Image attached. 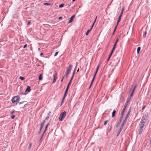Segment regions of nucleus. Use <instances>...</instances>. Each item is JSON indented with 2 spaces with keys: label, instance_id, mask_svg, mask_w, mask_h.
Instances as JSON below:
<instances>
[{
  "label": "nucleus",
  "instance_id": "9b49d317",
  "mask_svg": "<svg viewBox=\"0 0 151 151\" xmlns=\"http://www.w3.org/2000/svg\"><path fill=\"white\" fill-rule=\"evenodd\" d=\"M124 111L125 110L122 109L120 114L121 116L120 118H123Z\"/></svg>",
  "mask_w": 151,
  "mask_h": 151
},
{
  "label": "nucleus",
  "instance_id": "f704fd0d",
  "mask_svg": "<svg viewBox=\"0 0 151 151\" xmlns=\"http://www.w3.org/2000/svg\"><path fill=\"white\" fill-rule=\"evenodd\" d=\"M118 41H119V39H116V42H115V43H114V45H116L117 43L118 42Z\"/></svg>",
  "mask_w": 151,
  "mask_h": 151
},
{
  "label": "nucleus",
  "instance_id": "37998d69",
  "mask_svg": "<svg viewBox=\"0 0 151 151\" xmlns=\"http://www.w3.org/2000/svg\"><path fill=\"white\" fill-rule=\"evenodd\" d=\"M47 129L45 128V130H44V132H43L42 134V136L44 134V133H45V132H46V131L47 130Z\"/></svg>",
  "mask_w": 151,
  "mask_h": 151
},
{
  "label": "nucleus",
  "instance_id": "09e8293b",
  "mask_svg": "<svg viewBox=\"0 0 151 151\" xmlns=\"http://www.w3.org/2000/svg\"><path fill=\"white\" fill-rule=\"evenodd\" d=\"M15 117V115H12L11 116V118L12 119H13Z\"/></svg>",
  "mask_w": 151,
  "mask_h": 151
},
{
  "label": "nucleus",
  "instance_id": "79ce46f5",
  "mask_svg": "<svg viewBox=\"0 0 151 151\" xmlns=\"http://www.w3.org/2000/svg\"><path fill=\"white\" fill-rule=\"evenodd\" d=\"M47 129L45 128V130H44V132H43L42 134V136L44 134V133H45V132H46V131L47 130Z\"/></svg>",
  "mask_w": 151,
  "mask_h": 151
},
{
  "label": "nucleus",
  "instance_id": "7ed1b4c3",
  "mask_svg": "<svg viewBox=\"0 0 151 151\" xmlns=\"http://www.w3.org/2000/svg\"><path fill=\"white\" fill-rule=\"evenodd\" d=\"M19 96H15L12 99V101L13 103L16 102H19Z\"/></svg>",
  "mask_w": 151,
  "mask_h": 151
},
{
  "label": "nucleus",
  "instance_id": "f3484780",
  "mask_svg": "<svg viewBox=\"0 0 151 151\" xmlns=\"http://www.w3.org/2000/svg\"><path fill=\"white\" fill-rule=\"evenodd\" d=\"M126 123L124 122H123L122 123V124H121L120 127H121L122 128H123V127L124 126V124Z\"/></svg>",
  "mask_w": 151,
  "mask_h": 151
},
{
  "label": "nucleus",
  "instance_id": "cd10ccee",
  "mask_svg": "<svg viewBox=\"0 0 151 151\" xmlns=\"http://www.w3.org/2000/svg\"><path fill=\"white\" fill-rule=\"evenodd\" d=\"M116 46V45H114L113 47V48H112V50H111L112 51H114V50H115V48Z\"/></svg>",
  "mask_w": 151,
  "mask_h": 151
},
{
  "label": "nucleus",
  "instance_id": "13d9d810",
  "mask_svg": "<svg viewBox=\"0 0 151 151\" xmlns=\"http://www.w3.org/2000/svg\"><path fill=\"white\" fill-rule=\"evenodd\" d=\"M124 8H123L122 10V11H121V13H122V14H123V11H124Z\"/></svg>",
  "mask_w": 151,
  "mask_h": 151
},
{
  "label": "nucleus",
  "instance_id": "603ef678",
  "mask_svg": "<svg viewBox=\"0 0 151 151\" xmlns=\"http://www.w3.org/2000/svg\"><path fill=\"white\" fill-rule=\"evenodd\" d=\"M58 52H56L55 53V54H54V56H57V54H58Z\"/></svg>",
  "mask_w": 151,
  "mask_h": 151
},
{
  "label": "nucleus",
  "instance_id": "f03ea898",
  "mask_svg": "<svg viewBox=\"0 0 151 151\" xmlns=\"http://www.w3.org/2000/svg\"><path fill=\"white\" fill-rule=\"evenodd\" d=\"M66 115V111H64L60 113V116L59 118V120L60 121H62L65 118Z\"/></svg>",
  "mask_w": 151,
  "mask_h": 151
},
{
  "label": "nucleus",
  "instance_id": "4c0bfd02",
  "mask_svg": "<svg viewBox=\"0 0 151 151\" xmlns=\"http://www.w3.org/2000/svg\"><path fill=\"white\" fill-rule=\"evenodd\" d=\"M122 128L121 127H120L119 129V130H118V132H119V133H120V132H121L122 129Z\"/></svg>",
  "mask_w": 151,
  "mask_h": 151
},
{
  "label": "nucleus",
  "instance_id": "2eb2a0df",
  "mask_svg": "<svg viewBox=\"0 0 151 151\" xmlns=\"http://www.w3.org/2000/svg\"><path fill=\"white\" fill-rule=\"evenodd\" d=\"M128 117H129L128 116H125V118L124 119L123 122H124L125 123H126L127 120V119L128 118Z\"/></svg>",
  "mask_w": 151,
  "mask_h": 151
},
{
  "label": "nucleus",
  "instance_id": "c9c22d12",
  "mask_svg": "<svg viewBox=\"0 0 151 151\" xmlns=\"http://www.w3.org/2000/svg\"><path fill=\"white\" fill-rule=\"evenodd\" d=\"M136 86H137V85H135L132 89V91H133L134 92V91L135 90V89Z\"/></svg>",
  "mask_w": 151,
  "mask_h": 151
},
{
  "label": "nucleus",
  "instance_id": "473e14b6",
  "mask_svg": "<svg viewBox=\"0 0 151 151\" xmlns=\"http://www.w3.org/2000/svg\"><path fill=\"white\" fill-rule=\"evenodd\" d=\"M134 92L133 91H132L130 95V98H131L132 96H133V93H134Z\"/></svg>",
  "mask_w": 151,
  "mask_h": 151
},
{
  "label": "nucleus",
  "instance_id": "a19ab883",
  "mask_svg": "<svg viewBox=\"0 0 151 151\" xmlns=\"http://www.w3.org/2000/svg\"><path fill=\"white\" fill-rule=\"evenodd\" d=\"M47 129L45 128V130H44V132H43L42 134V136L44 134V133H45V132H46V131L47 130Z\"/></svg>",
  "mask_w": 151,
  "mask_h": 151
},
{
  "label": "nucleus",
  "instance_id": "2f4dec72",
  "mask_svg": "<svg viewBox=\"0 0 151 151\" xmlns=\"http://www.w3.org/2000/svg\"><path fill=\"white\" fill-rule=\"evenodd\" d=\"M31 145H32V143H29V147H28V149L29 150H30V148H31Z\"/></svg>",
  "mask_w": 151,
  "mask_h": 151
},
{
  "label": "nucleus",
  "instance_id": "412c9836",
  "mask_svg": "<svg viewBox=\"0 0 151 151\" xmlns=\"http://www.w3.org/2000/svg\"><path fill=\"white\" fill-rule=\"evenodd\" d=\"M141 49L140 47H137V54L139 53L140 50Z\"/></svg>",
  "mask_w": 151,
  "mask_h": 151
},
{
  "label": "nucleus",
  "instance_id": "49530a36",
  "mask_svg": "<svg viewBox=\"0 0 151 151\" xmlns=\"http://www.w3.org/2000/svg\"><path fill=\"white\" fill-rule=\"evenodd\" d=\"M146 118H145V116H143L142 119L143 121H145L146 120Z\"/></svg>",
  "mask_w": 151,
  "mask_h": 151
},
{
  "label": "nucleus",
  "instance_id": "72a5a7b5",
  "mask_svg": "<svg viewBox=\"0 0 151 151\" xmlns=\"http://www.w3.org/2000/svg\"><path fill=\"white\" fill-rule=\"evenodd\" d=\"M108 121H109L108 120L105 121L104 123V125H106V124H107V122H108Z\"/></svg>",
  "mask_w": 151,
  "mask_h": 151
},
{
  "label": "nucleus",
  "instance_id": "ea45409f",
  "mask_svg": "<svg viewBox=\"0 0 151 151\" xmlns=\"http://www.w3.org/2000/svg\"><path fill=\"white\" fill-rule=\"evenodd\" d=\"M26 102V101H22L21 102H19V105H20V104H23L24 102Z\"/></svg>",
  "mask_w": 151,
  "mask_h": 151
},
{
  "label": "nucleus",
  "instance_id": "423d86ee",
  "mask_svg": "<svg viewBox=\"0 0 151 151\" xmlns=\"http://www.w3.org/2000/svg\"><path fill=\"white\" fill-rule=\"evenodd\" d=\"M122 119V118H120L116 126V128H117L119 126V125H120Z\"/></svg>",
  "mask_w": 151,
  "mask_h": 151
},
{
  "label": "nucleus",
  "instance_id": "7c9ffc66",
  "mask_svg": "<svg viewBox=\"0 0 151 151\" xmlns=\"http://www.w3.org/2000/svg\"><path fill=\"white\" fill-rule=\"evenodd\" d=\"M118 24H116V26H115L114 28V32H115V31L116 29L118 26Z\"/></svg>",
  "mask_w": 151,
  "mask_h": 151
},
{
  "label": "nucleus",
  "instance_id": "6ab92c4d",
  "mask_svg": "<svg viewBox=\"0 0 151 151\" xmlns=\"http://www.w3.org/2000/svg\"><path fill=\"white\" fill-rule=\"evenodd\" d=\"M91 29H88V30L86 33V35L87 36L88 35L89 33L91 31Z\"/></svg>",
  "mask_w": 151,
  "mask_h": 151
},
{
  "label": "nucleus",
  "instance_id": "774afa93",
  "mask_svg": "<svg viewBox=\"0 0 151 151\" xmlns=\"http://www.w3.org/2000/svg\"><path fill=\"white\" fill-rule=\"evenodd\" d=\"M43 126H40V130H42V129L43 128Z\"/></svg>",
  "mask_w": 151,
  "mask_h": 151
},
{
  "label": "nucleus",
  "instance_id": "a878e982",
  "mask_svg": "<svg viewBox=\"0 0 151 151\" xmlns=\"http://www.w3.org/2000/svg\"><path fill=\"white\" fill-rule=\"evenodd\" d=\"M64 6V4H60L59 6V8H62Z\"/></svg>",
  "mask_w": 151,
  "mask_h": 151
},
{
  "label": "nucleus",
  "instance_id": "aec40b11",
  "mask_svg": "<svg viewBox=\"0 0 151 151\" xmlns=\"http://www.w3.org/2000/svg\"><path fill=\"white\" fill-rule=\"evenodd\" d=\"M45 120H44L40 124V126L43 127L45 123Z\"/></svg>",
  "mask_w": 151,
  "mask_h": 151
},
{
  "label": "nucleus",
  "instance_id": "de8ad7c7",
  "mask_svg": "<svg viewBox=\"0 0 151 151\" xmlns=\"http://www.w3.org/2000/svg\"><path fill=\"white\" fill-rule=\"evenodd\" d=\"M19 94L20 95H26L27 94L26 93H22V92H21V93H19Z\"/></svg>",
  "mask_w": 151,
  "mask_h": 151
},
{
  "label": "nucleus",
  "instance_id": "1a4fd4ad",
  "mask_svg": "<svg viewBox=\"0 0 151 151\" xmlns=\"http://www.w3.org/2000/svg\"><path fill=\"white\" fill-rule=\"evenodd\" d=\"M31 89H30V87L29 86H27L25 91V92H29L30 91Z\"/></svg>",
  "mask_w": 151,
  "mask_h": 151
},
{
  "label": "nucleus",
  "instance_id": "39448f33",
  "mask_svg": "<svg viewBox=\"0 0 151 151\" xmlns=\"http://www.w3.org/2000/svg\"><path fill=\"white\" fill-rule=\"evenodd\" d=\"M141 122L140 124V128H142L144 127L145 126L144 124L145 123V121H143L142 119L141 121Z\"/></svg>",
  "mask_w": 151,
  "mask_h": 151
},
{
  "label": "nucleus",
  "instance_id": "20e7f679",
  "mask_svg": "<svg viewBox=\"0 0 151 151\" xmlns=\"http://www.w3.org/2000/svg\"><path fill=\"white\" fill-rule=\"evenodd\" d=\"M57 73L56 72L53 75V79L52 81V83H55L57 79Z\"/></svg>",
  "mask_w": 151,
  "mask_h": 151
},
{
  "label": "nucleus",
  "instance_id": "4be33fe9",
  "mask_svg": "<svg viewBox=\"0 0 151 151\" xmlns=\"http://www.w3.org/2000/svg\"><path fill=\"white\" fill-rule=\"evenodd\" d=\"M68 90H65V93H64V97H66V94L68 92Z\"/></svg>",
  "mask_w": 151,
  "mask_h": 151
},
{
  "label": "nucleus",
  "instance_id": "4d7b16f0",
  "mask_svg": "<svg viewBox=\"0 0 151 151\" xmlns=\"http://www.w3.org/2000/svg\"><path fill=\"white\" fill-rule=\"evenodd\" d=\"M49 117L47 116L45 118V121L47 120L49 118Z\"/></svg>",
  "mask_w": 151,
  "mask_h": 151
},
{
  "label": "nucleus",
  "instance_id": "ddd939ff",
  "mask_svg": "<svg viewBox=\"0 0 151 151\" xmlns=\"http://www.w3.org/2000/svg\"><path fill=\"white\" fill-rule=\"evenodd\" d=\"M97 16H96V18H95V20L94 21V22H93V24H92V26H91V29H91V30L92 29V28H93V26H94V24L95 23V22H96V19H97Z\"/></svg>",
  "mask_w": 151,
  "mask_h": 151
},
{
  "label": "nucleus",
  "instance_id": "338daca9",
  "mask_svg": "<svg viewBox=\"0 0 151 151\" xmlns=\"http://www.w3.org/2000/svg\"><path fill=\"white\" fill-rule=\"evenodd\" d=\"M78 63L77 62H76V66H75V67H77V66H78Z\"/></svg>",
  "mask_w": 151,
  "mask_h": 151
},
{
  "label": "nucleus",
  "instance_id": "9d476101",
  "mask_svg": "<svg viewBox=\"0 0 151 151\" xmlns=\"http://www.w3.org/2000/svg\"><path fill=\"white\" fill-rule=\"evenodd\" d=\"M99 66H100V64H99L97 66V68H96V72H95V73L94 75L93 76H96V74L98 72V70H99Z\"/></svg>",
  "mask_w": 151,
  "mask_h": 151
},
{
  "label": "nucleus",
  "instance_id": "5701e85b",
  "mask_svg": "<svg viewBox=\"0 0 151 151\" xmlns=\"http://www.w3.org/2000/svg\"><path fill=\"white\" fill-rule=\"evenodd\" d=\"M43 4L47 6H50L51 5V4L48 3H43Z\"/></svg>",
  "mask_w": 151,
  "mask_h": 151
},
{
  "label": "nucleus",
  "instance_id": "052dcab7",
  "mask_svg": "<svg viewBox=\"0 0 151 151\" xmlns=\"http://www.w3.org/2000/svg\"><path fill=\"white\" fill-rule=\"evenodd\" d=\"M77 67H75V68L74 69L73 71H76V69H77Z\"/></svg>",
  "mask_w": 151,
  "mask_h": 151
},
{
  "label": "nucleus",
  "instance_id": "f8f14e48",
  "mask_svg": "<svg viewBox=\"0 0 151 151\" xmlns=\"http://www.w3.org/2000/svg\"><path fill=\"white\" fill-rule=\"evenodd\" d=\"M116 113V111L115 110H114L113 111V112L112 113V116H111L112 117H113L114 116Z\"/></svg>",
  "mask_w": 151,
  "mask_h": 151
},
{
  "label": "nucleus",
  "instance_id": "e433bc0d",
  "mask_svg": "<svg viewBox=\"0 0 151 151\" xmlns=\"http://www.w3.org/2000/svg\"><path fill=\"white\" fill-rule=\"evenodd\" d=\"M122 128L121 127H120L119 129V130H118V132H119V133H120V132H121L122 129Z\"/></svg>",
  "mask_w": 151,
  "mask_h": 151
},
{
  "label": "nucleus",
  "instance_id": "0eeeda50",
  "mask_svg": "<svg viewBox=\"0 0 151 151\" xmlns=\"http://www.w3.org/2000/svg\"><path fill=\"white\" fill-rule=\"evenodd\" d=\"M72 80V79H70L69 82L68 83V84L67 85V86L65 90H68V89L69 87V86H70V83H71Z\"/></svg>",
  "mask_w": 151,
  "mask_h": 151
},
{
  "label": "nucleus",
  "instance_id": "e2e57ef3",
  "mask_svg": "<svg viewBox=\"0 0 151 151\" xmlns=\"http://www.w3.org/2000/svg\"><path fill=\"white\" fill-rule=\"evenodd\" d=\"M92 84H91H91H90V86L89 87V89H90V88H91Z\"/></svg>",
  "mask_w": 151,
  "mask_h": 151
},
{
  "label": "nucleus",
  "instance_id": "bb28decb",
  "mask_svg": "<svg viewBox=\"0 0 151 151\" xmlns=\"http://www.w3.org/2000/svg\"><path fill=\"white\" fill-rule=\"evenodd\" d=\"M95 76H93V78H92V79L91 81V84H93V83L94 81V80L95 79Z\"/></svg>",
  "mask_w": 151,
  "mask_h": 151
},
{
  "label": "nucleus",
  "instance_id": "393cba45",
  "mask_svg": "<svg viewBox=\"0 0 151 151\" xmlns=\"http://www.w3.org/2000/svg\"><path fill=\"white\" fill-rule=\"evenodd\" d=\"M75 71H73V73H72V76H71L70 79H73V76H74V74L75 73Z\"/></svg>",
  "mask_w": 151,
  "mask_h": 151
},
{
  "label": "nucleus",
  "instance_id": "c85d7f7f",
  "mask_svg": "<svg viewBox=\"0 0 151 151\" xmlns=\"http://www.w3.org/2000/svg\"><path fill=\"white\" fill-rule=\"evenodd\" d=\"M142 128H140L139 131V134H140L142 131Z\"/></svg>",
  "mask_w": 151,
  "mask_h": 151
},
{
  "label": "nucleus",
  "instance_id": "bf43d9fd",
  "mask_svg": "<svg viewBox=\"0 0 151 151\" xmlns=\"http://www.w3.org/2000/svg\"><path fill=\"white\" fill-rule=\"evenodd\" d=\"M14 111H12L11 112V114H14Z\"/></svg>",
  "mask_w": 151,
  "mask_h": 151
},
{
  "label": "nucleus",
  "instance_id": "58836bf2",
  "mask_svg": "<svg viewBox=\"0 0 151 151\" xmlns=\"http://www.w3.org/2000/svg\"><path fill=\"white\" fill-rule=\"evenodd\" d=\"M146 32L145 31L144 32L143 36L144 37H146Z\"/></svg>",
  "mask_w": 151,
  "mask_h": 151
},
{
  "label": "nucleus",
  "instance_id": "0e129e2a",
  "mask_svg": "<svg viewBox=\"0 0 151 151\" xmlns=\"http://www.w3.org/2000/svg\"><path fill=\"white\" fill-rule=\"evenodd\" d=\"M48 125H49V123H48L46 125V127H45V129H47V127H48Z\"/></svg>",
  "mask_w": 151,
  "mask_h": 151
},
{
  "label": "nucleus",
  "instance_id": "5fc2aeb1",
  "mask_svg": "<svg viewBox=\"0 0 151 151\" xmlns=\"http://www.w3.org/2000/svg\"><path fill=\"white\" fill-rule=\"evenodd\" d=\"M27 44H26L24 45L23 47V48H25L26 47H27Z\"/></svg>",
  "mask_w": 151,
  "mask_h": 151
},
{
  "label": "nucleus",
  "instance_id": "b1692460",
  "mask_svg": "<svg viewBox=\"0 0 151 151\" xmlns=\"http://www.w3.org/2000/svg\"><path fill=\"white\" fill-rule=\"evenodd\" d=\"M19 79L22 81H23L24 80V78L23 77L20 76L19 77Z\"/></svg>",
  "mask_w": 151,
  "mask_h": 151
},
{
  "label": "nucleus",
  "instance_id": "864d4df0",
  "mask_svg": "<svg viewBox=\"0 0 151 151\" xmlns=\"http://www.w3.org/2000/svg\"><path fill=\"white\" fill-rule=\"evenodd\" d=\"M130 113V112L128 111L126 116H127L129 117Z\"/></svg>",
  "mask_w": 151,
  "mask_h": 151
},
{
  "label": "nucleus",
  "instance_id": "c03bdc74",
  "mask_svg": "<svg viewBox=\"0 0 151 151\" xmlns=\"http://www.w3.org/2000/svg\"><path fill=\"white\" fill-rule=\"evenodd\" d=\"M47 129L45 128V130H44V132H43L42 134V136L44 134V133H45V132H46V131L47 130Z\"/></svg>",
  "mask_w": 151,
  "mask_h": 151
},
{
  "label": "nucleus",
  "instance_id": "a18cd8bd",
  "mask_svg": "<svg viewBox=\"0 0 151 151\" xmlns=\"http://www.w3.org/2000/svg\"><path fill=\"white\" fill-rule=\"evenodd\" d=\"M130 98H129L126 101V103H127V104H128V102L130 101Z\"/></svg>",
  "mask_w": 151,
  "mask_h": 151
},
{
  "label": "nucleus",
  "instance_id": "f257e3e1",
  "mask_svg": "<svg viewBox=\"0 0 151 151\" xmlns=\"http://www.w3.org/2000/svg\"><path fill=\"white\" fill-rule=\"evenodd\" d=\"M73 65L72 64H70L68 67L66 68V71L65 73L64 76H65L67 78L68 76V75L70 72L71 69L72 68Z\"/></svg>",
  "mask_w": 151,
  "mask_h": 151
},
{
  "label": "nucleus",
  "instance_id": "69168bd1",
  "mask_svg": "<svg viewBox=\"0 0 151 151\" xmlns=\"http://www.w3.org/2000/svg\"><path fill=\"white\" fill-rule=\"evenodd\" d=\"M120 133L119 132H118L117 134V135H116V136L117 137H118L119 136V134Z\"/></svg>",
  "mask_w": 151,
  "mask_h": 151
},
{
  "label": "nucleus",
  "instance_id": "a211bd4d",
  "mask_svg": "<svg viewBox=\"0 0 151 151\" xmlns=\"http://www.w3.org/2000/svg\"><path fill=\"white\" fill-rule=\"evenodd\" d=\"M127 105H128V104H127V103H126L124 104V107H123V109L125 110Z\"/></svg>",
  "mask_w": 151,
  "mask_h": 151
},
{
  "label": "nucleus",
  "instance_id": "6e6552de",
  "mask_svg": "<svg viewBox=\"0 0 151 151\" xmlns=\"http://www.w3.org/2000/svg\"><path fill=\"white\" fill-rule=\"evenodd\" d=\"M75 17V15H73L70 18V20L69 21V23H71L72 22V21L73 20V18Z\"/></svg>",
  "mask_w": 151,
  "mask_h": 151
},
{
  "label": "nucleus",
  "instance_id": "dca6fc26",
  "mask_svg": "<svg viewBox=\"0 0 151 151\" xmlns=\"http://www.w3.org/2000/svg\"><path fill=\"white\" fill-rule=\"evenodd\" d=\"M121 17L120 16H119V17L118 19L117 20V24H119L121 20Z\"/></svg>",
  "mask_w": 151,
  "mask_h": 151
},
{
  "label": "nucleus",
  "instance_id": "6e6d98bb",
  "mask_svg": "<svg viewBox=\"0 0 151 151\" xmlns=\"http://www.w3.org/2000/svg\"><path fill=\"white\" fill-rule=\"evenodd\" d=\"M145 106H145H145H143V107H142V110H143L145 109Z\"/></svg>",
  "mask_w": 151,
  "mask_h": 151
},
{
  "label": "nucleus",
  "instance_id": "4468645a",
  "mask_svg": "<svg viewBox=\"0 0 151 151\" xmlns=\"http://www.w3.org/2000/svg\"><path fill=\"white\" fill-rule=\"evenodd\" d=\"M39 80L40 81L42 80V74H40L39 77L38 78Z\"/></svg>",
  "mask_w": 151,
  "mask_h": 151
},
{
  "label": "nucleus",
  "instance_id": "680f3d73",
  "mask_svg": "<svg viewBox=\"0 0 151 151\" xmlns=\"http://www.w3.org/2000/svg\"><path fill=\"white\" fill-rule=\"evenodd\" d=\"M112 128V126H111L110 127V129L109 130V131H110L111 130V129Z\"/></svg>",
  "mask_w": 151,
  "mask_h": 151
},
{
  "label": "nucleus",
  "instance_id": "3c124183",
  "mask_svg": "<svg viewBox=\"0 0 151 151\" xmlns=\"http://www.w3.org/2000/svg\"><path fill=\"white\" fill-rule=\"evenodd\" d=\"M51 113V112L50 111L49 112V113L47 114V116H48L49 117L50 116V114Z\"/></svg>",
  "mask_w": 151,
  "mask_h": 151
},
{
  "label": "nucleus",
  "instance_id": "8fccbe9b",
  "mask_svg": "<svg viewBox=\"0 0 151 151\" xmlns=\"http://www.w3.org/2000/svg\"><path fill=\"white\" fill-rule=\"evenodd\" d=\"M131 109H132V107L131 106H130L129 108V109L128 110V111L130 112L131 111Z\"/></svg>",
  "mask_w": 151,
  "mask_h": 151
},
{
  "label": "nucleus",
  "instance_id": "c756f323",
  "mask_svg": "<svg viewBox=\"0 0 151 151\" xmlns=\"http://www.w3.org/2000/svg\"><path fill=\"white\" fill-rule=\"evenodd\" d=\"M113 51H111L109 55V58H110L111 57V56L113 53Z\"/></svg>",
  "mask_w": 151,
  "mask_h": 151
}]
</instances>
